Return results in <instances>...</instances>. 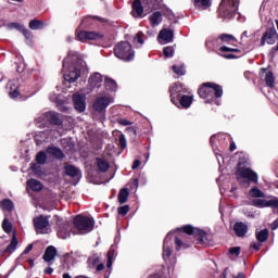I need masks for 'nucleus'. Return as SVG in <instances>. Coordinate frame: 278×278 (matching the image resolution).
Wrapping results in <instances>:
<instances>
[{
    "label": "nucleus",
    "mask_w": 278,
    "mask_h": 278,
    "mask_svg": "<svg viewBox=\"0 0 278 278\" xmlns=\"http://www.w3.org/2000/svg\"><path fill=\"white\" fill-rule=\"evenodd\" d=\"M76 36L80 42H88V40H101L103 38V34L101 33L79 29H76Z\"/></svg>",
    "instance_id": "9d476101"
},
{
    "label": "nucleus",
    "mask_w": 278,
    "mask_h": 278,
    "mask_svg": "<svg viewBox=\"0 0 278 278\" xmlns=\"http://www.w3.org/2000/svg\"><path fill=\"white\" fill-rule=\"evenodd\" d=\"M181 230L184 231V233H188V236H197L200 242H205L207 233L204 230L193 228L192 226H184Z\"/></svg>",
    "instance_id": "4468645a"
},
{
    "label": "nucleus",
    "mask_w": 278,
    "mask_h": 278,
    "mask_svg": "<svg viewBox=\"0 0 278 278\" xmlns=\"http://www.w3.org/2000/svg\"><path fill=\"white\" fill-rule=\"evenodd\" d=\"M58 99H60V96L58 93L50 96V100H52L53 102L58 101Z\"/></svg>",
    "instance_id": "338daca9"
},
{
    "label": "nucleus",
    "mask_w": 278,
    "mask_h": 278,
    "mask_svg": "<svg viewBox=\"0 0 278 278\" xmlns=\"http://www.w3.org/2000/svg\"><path fill=\"white\" fill-rule=\"evenodd\" d=\"M43 118H48V123H50L51 125H62V121L55 112H47V114L43 115Z\"/></svg>",
    "instance_id": "a878e982"
},
{
    "label": "nucleus",
    "mask_w": 278,
    "mask_h": 278,
    "mask_svg": "<svg viewBox=\"0 0 278 278\" xmlns=\"http://www.w3.org/2000/svg\"><path fill=\"white\" fill-rule=\"evenodd\" d=\"M140 160H135L132 163V169L136 170V168H138L140 166Z\"/></svg>",
    "instance_id": "69168bd1"
},
{
    "label": "nucleus",
    "mask_w": 278,
    "mask_h": 278,
    "mask_svg": "<svg viewBox=\"0 0 278 278\" xmlns=\"http://www.w3.org/2000/svg\"><path fill=\"white\" fill-rule=\"evenodd\" d=\"M22 34H24L25 38L27 40H31L34 38V35L31 34V30L25 29V27L21 30Z\"/></svg>",
    "instance_id": "13d9d810"
},
{
    "label": "nucleus",
    "mask_w": 278,
    "mask_h": 278,
    "mask_svg": "<svg viewBox=\"0 0 278 278\" xmlns=\"http://www.w3.org/2000/svg\"><path fill=\"white\" fill-rule=\"evenodd\" d=\"M112 264H114V248H111L108 252V262H106V267L109 269L112 268Z\"/></svg>",
    "instance_id": "c03bdc74"
},
{
    "label": "nucleus",
    "mask_w": 278,
    "mask_h": 278,
    "mask_svg": "<svg viewBox=\"0 0 278 278\" xmlns=\"http://www.w3.org/2000/svg\"><path fill=\"white\" fill-rule=\"evenodd\" d=\"M34 225L37 233H49L51 231L49 229V217L45 215H40L39 217L35 218Z\"/></svg>",
    "instance_id": "9b49d317"
},
{
    "label": "nucleus",
    "mask_w": 278,
    "mask_h": 278,
    "mask_svg": "<svg viewBox=\"0 0 278 278\" xmlns=\"http://www.w3.org/2000/svg\"><path fill=\"white\" fill-rule=\"evenodd\" d=\"M9 96L11 99H16L21 94L18 91V80H10L8 84Z\"/></svg>",
    "instance_id": "412c9836"
},
{
    "label": "nucleus",
    "mask_w": 278,
    "mask_h": 278,
    "mask_svg": "<svg viewBox=\"0 0 278 278\" xmlns=\"http://www.w3.org/2000/svg\"><path fill=\"white\" fill-rule=\"evenodd\" d=\"M175 244H176V251H179V249H188V247H190L187 243H184V241H181V239L179 238H175Z\"/></svg>",
    "instance_id": "09e8293b"
},
{
    "label": "nucleus",
    "mask_w": 278,
    "mask_h": 278,
    "mask_svg": "<svg viewBox=\"0 0 278 278\" xmlns=\"http://www.w3.org/2000/svg\"><path fill=\"white\" fill-rule=\"evenodd\" d=\"M104 86L108 90H116V81L112 78L104 79Z\"/></svg>",
    "instance_id": "a18cd8bd"
},
{
    "label": "nucleus",
    "mask_w": 278,
    "mask_h": 278,
    "mask_svg": "<svg viewBox=\"0 0 278 278\" xmlns=\"http://www.w3.org/2000/svg\"><path fill=\"white\" fill-rule=\"evenodd\" d=\"M54 219L56 220V231L59 238L62 240H66V238H71V224L59 216H54Z\"/></svg>",
    "instance_id": "6e6552de"
},
{
    "label": "nucleus",
    "mask_w": 278,
    "mask_h": 278,
    "mask_svg": "<svg viewBox=\"0 0 278 278\" xmlns=\"http://www.w3.org/2000/svg\"><path fill=\"white\" fill-rule=\"evenodd\" d=\"M219 40H222V42H226L227 45H230L232 42H238V39H236L233 35H229V34H222L219 36Z\"/></svg>",
    "instance_id": "72a5a7b5"
},
{
    "label": "nucleus",
    "mask_w": 278,
    "mask_h": 278,
    "mask_svg": "<svg viewBox=\"0 0 278 278\" xmlns=\"http://www.w3.org/2000/svg\"><path fill=\"white\" fill-rule=\"evenodd\" d=\"M139 1H141V4H143L146 12H151L152 10H157V8H160V0H139Z\"/></svg>",
    "instance_id": "5701e85b"
},
{
    "label": "nucleus",
    "mask_w": 278,
    "mask_h": 278,
    "mask_svg": "<svg viewBox=\"0 0 278 278\" xmlns=\"http://www.w3.org/2000/svg\"><path fill=\"white\" fill-rule=\"evenodd\" d=\"M27 186L31 188L34 192H40V190L43 188L42 182L34 178L27 180Z\"/></svg>",
    "instance_id": "c756f323"
},
{
    "label": "nucleus",
    "mask_w": 278,
    "mask_h": 278,
    "mask_svg": "<svg viewBox=\"0 0 278 278\" xmlns=\"http://www.w3.org/2000/svg\"><path fill=\"white\" fill-rule=\"evenodd\" d=\"M150 23L152 25V27H157V25H160L162 23V13L160 12H154L151 16H150Z\"/></svg>",
    "instance_id": "2f4dec72"
},
{
    "label": "nucleus",
    "mask_w": 278,
    "mask_h": 278,
    "mask_svg": "<svg viewBox=\"0 0 278 278\" xmlns=\"http://www.w3.org/2000/svg\"><path fill=\"white\" fill-rule=\"evenodd\" d=\"M2 229L5 233H12V223L5 217L2 222Z\"/></svg>",
    "instance_id": "37998d69"
},
{
    "label": "nucleus",
    "mask_w": 278,
    "mask_h": 278,
    "mask_svg": "<svg viewBox=\"0 0 278 278\" xmlns=\"http://www.w3.org/2000/svg\"><path fill=\"white\" fill-rule=\"evenodd\" d=\"M119 147L121 149L127 148V139H125V135H121L119 137Z\"/></svg>",
    "instance_id": "bf43d9fd"
},
{
    "label": "nucleus",
    "mask_w": 278,
    "mask_h": 278,
    "mask_svg": "<svg viewBox=\"0 0 278 278\" xmlns=\"http://www.w3.org/2000/svg\"><path fill=\"white\" fill-rule=\"evenodd\" d=\"M256 239L258 242H266V240H268V229H263L256 232Z\"/></svg>",
    "instance_id": "a19ab883"
},
{
    "label": "nucleus",
    "mask_w": 278,
    "mask_h": 278,
    "mask_svg": "<svg viewBox=\"0 0 278 278\" xmlns=\"http://www.w3.org/2000/svg\"><path fill=\"white\" fill-rule=\"evenodd\" d=\"M119 216H127L129 213V205H124L117 208Z\"/></svg>",
    "instance_id": "4d7b16f0"
},
{
    "label": "nucleus",
    "mask_w": 278,
    "mask_h": 278,
    "mask_svg": "<svg viewBox=\"0 0 278 278\" xmlns=\"http://www.w3.org/2000/svg\"><path fill=\"white\" fill-rule=\"evenodd\" d=\"M16 247H18V239L16 238V233H13V238L11 243L7 247V253H14L16 251Z\"/></svg>",
    "instance_id": "473e14b6"
},
{
    "label": "nucleus",
    "mask_w": 278,
    "mask_h": 278,
    "mask_svg": "<svg viewBox=\"0 0 278 278\" xmlns=\"http://www.w3.org/2000/svg\"><path fill=\"white\" fill-rule=\"evenodd\" d=\"M169 92L172 103H174V105H179V98L181 97V92H186V89L184 88V85L177 83L170 87Z\"/></svg>",
    "instance_id": "ddd939ff"
},
{
    "label": "nucleus",
    "mask_w": 278,
    "mask_h": 278,
    "mask_svg": "<svg viewBox=\"0 0 278 278\" xmlns=\"http://www.w3.org/2000/svg\"><path fill=\"white\" fill-rule=\"evenodd\" d=\"M177 106L181 105V108H185L188 110L192 105V97L191 96H181L178 98V104Z\"/></svg>",
    "instance_id": "cd10ccee"
},
{
    "label": "nucleus",
    "mask_w": 278,
    "mask_h": 278,
    "mask_svg": "<svg viewBox=\"0 0 278 278\" xmlns=\"http://www.w3.org/2000/svg\"><path fill=\"white\" fill-rule=\"evenodd\" d=\"M118 123H119V125H123L124 127L131 125V122H129V119H126V118L119 119Z\"/></svg>",
    "instance_id": "680f3d73"
},
{
    "label": "nucleus",
    "mask_w": 278,
    "mask_h": 278,
    "mask_svg": "<svg viewBox=\"0 0 278 278\" xmlns=\"http://www.w3.org/2000/svg\"><path fill=\"white\" fill-rule=\"evenodd\" d=\"M225 138H227V135H218V136L214 135L211 137V144H212L213 151L215 152V155L217 157L218 164H220V157H223V155L220 153L216 152V142H217V140H225Z\"/></svg>",
    "instance_id": "4be33fe9"
},
{
    "label": "nucleus",
    "mask_w": 278,
    "mask_h": 278,
    "mask_svg": "<svg viewBox=\"0 0 278 278\" xmlns=\"http://www.w3.org/2000/svg\"><path fill=\"white\" fill-rule=\"evenodd\" d=\"M86 70V63L77 52L70 51L63 61V77L68 84L81 77V72Z\"/></svg>",
    "instance_id": "f257e3e1"
},
{
    "label": "nucleus",
    "mask_w": 278,
    "mask_h": 278,
    "mask_svg": "<svg viewBox=\"0 0 278 278\" xmlns=\"http://www.w3.org/2000/svg\"><path fill=\"white\" fill-rule=\"evenodd\" d=\"M48 155H51L52 157H55L56 160H63L64 152L58 147H50L47 149Z\"/></svg>",
    "instance_id": "bb28decb"
},
{
    "label": "nucleus",
    "mask_w": 278,
    "mask_h": 278,
    "mask_svg": "<svg viewBox=\"0 0 278 278\" xmlns=\"http://www.w3.org/2000/svg\"><path fill=\"white\" fill-rule=\"evenodd\" d=\"M1 207L7 212H12V210H14V202L10 199H4L1 201Z\"/></svg>",
    "instance_id": "c9c22d12"
},
{
    "label": "nucleus",
    "mask_w": 278,
    "mask_h": 278,
    "mask_svg": "<svg viewBox=\"0 0 278 278\" xmlns=\"http://www.w3.org/2000/svg\"><path fill=\"white\" fill-rule=\"evenodd\" d=\"M219 51H223L225 53H240V49H238V48H229L227 46L220 47Z\"/></svg>",
    "instance_id": "8fccbe9b"
},
{
    "label": "nucleus",
    "mask_w": 278,
    "mask_h": 278,
    "mask_svg": "<svg viewBox=\"0 0 278 278\" xmlns=\"http://www.w3.org/2000/svg\"><path fill=\"white\" fill-rule=\"evenodd\" d=\"M65 175L68 177H81V170L79 168L75 167V165H65Z\"/></svg>",
    "instance_id": "393cba45"
},
{
    "label": "nucleus",
    "mask_w": 278,
    "mask_h": 278,
    "mask_svg": "<svg viewBox=\"0 0 278 278\" xmlns=\"http://www.w3.org/2000/svg\"><path fill=\"white\" fill-rule=\"evenodd\" d=\"M31 249H34V244H28L27 247H26V249L24 250V255H27V253H29L30 251H31Z\"/></svg>",
    "instance_id": "0e129e2a"
},
{
    "label": "nucleus",
    "mask_w": 278,
    "mask_h": 278,
    "mask_svg": "<svg viewBox=\"0 0 278 278\" xmlns=\"http://www.w3.org/2000/svg\"><path fill=\"white\" fill-rule=\"evenodd\" d=\"M254 207H266V200L264 199H255L252 201Z\"/></svg>",
    "instance_id": "5fc2aeb1"
},
{
    "label": "nucleus",
    "mask_w": 278,
    "mask_h": 278,
    "mask_svg": "<svg viewBox=\"0 0 278 278\" xmlns=\"http://www.w3.org/2000/svg\"><path fill=\"white\" fill-rule=\"evenodd\" d=\"M74 225L76 229H78V232L84 236L94 229V219L92 217L78 215L74 218Z\"/></svg>",
    "instance_id": "423d86ee"
},
{
    "label": "nucleus",
    "mask_w": 278,
    "mask_h": 278,
    "mask_svg": "<svg viewBox=\"0 0 278 278\" xmlns=\"http://www.w3.org/2000/svg\"><path fill=\"white\" fill-rule=\"evenodd\" d=\"M278 228V220H275L273 224H271V230L275 231V229Z\"/></svg>",
    "instance_id": "774afa93"
},
{
    "label": "nucleus",
    "mask_w": 278,
    "mask_h": 278,
    "mask_svg": "<svg viewBox=\"0 0 278 278\" xmlns=\"http://www.w3.org/2000/svg\"><path fill=\"white\" fill-rule=\"evenodd\" d=\"M163 53H164L165 58H173V55H175V48H173V47H165L163 49Z\"/></svg>",
    "instance_id": "864d4df0"
},
{
    "label": "nucleus",
    "mask_w": 278,
    "mask_h": 278,
    "mask_svg": "<svg viewBox=\"0 0 278 278\" xmlns=\"http://www.w3.org/2000/svg\"><path fill=\"white\" fill-rule=\"evenodd\" d=\"M237 180L241 186H243V188H249V186H251V181H253V184H257L258 176L251 167L247 166V163L240 162L237 169Z\"/></svg>",
    "instance_id": "f03ea898"
},
{
    "label": "nucleus",
    "mask_w": 278,
    "mask_h": 278,
    "mask_svg": "<svg viewBox=\"0 0 278 278\" xmlns=\"http://www.w3.org/2000/svg\"><path fill=\"white\" fill-rule=\"evenodd\" d=\"M58 255V250L53 245H49L43 254L45 262H53Z\"/></svg>",
    "instance_id": "b1692460"
},
{
    "label": "nucleus",
    "mask_w": 278,
    "mask_h": 278,
    "mask_svg": "<svg viewBox=\"0 0 278 278\" xmlns=\"http://www.w3.org/2000/svg\"><path fill=\"white\" fill-rule=\"evenodd\" d=\"M127 199H129V190L122 189L118 193V201L123 205V203H127Z\"/></svg>",
    "instance_id": "58836bf2"
},
{
    "label": "nucleus",
    "mask_w": 278,
    "mask_h": 278,
    "mask_svg": "<svg viewBox=\"0 0 278 278\" xmlns=\"http://www.w3.org/2000/svg\"><path fill=\"white\" fill-rule=\"evenodd\" d=\"M103 268H105V265H104L103 263H98V264L96 265V270H97L98 273H100V270H103Z\"/></svg>",
    "instance_id": "e2e57ef3"
},
{
    "label": "nucleus",
    "mask_w": 278,
    "mask_h": 278,
    "mask_svg": "<svg viewBox=\"0 0 278 278\" xmlns=\"http://www.w3.org/2000/svg\"><path fill=\"white\" fill-rule=\"evenodd\" d=\"M144 12H147V10L144 9L142 2L140 0H135L132 2L131 11V15L134 16V18H142V14H144Z\"/></svg>",
    "instance_id": "f3484780"
},
{
    "label": "nucleus",
    "mask_w": 278,
    "mask_h": 278,
    "mask_svg": "<svg viewBox=\"0 0 278 278\" xmlns=\"http://www.w3.org/2000/svg\"><path fill=\"white\" fill-rule=\"evenodd\" d=\"M103 86V75L101 73H93L90 75L88 79V85H87V92H94V90H99Z\"/></svg>",
    "instance_id": "1a4fd4ad"
},
{
    "label": "nucleus",
    "mask_w": 278,
    "mask_h": 278,
    "mask_svg": "<svg viewBox=\"0 0 278 278\" xmlns=\"http://www.w3.org/2000/svg\"><path fill=\"white\" fill-rule=\"evenodd\" d=\"M114 53L118 58V60H123L124 62H131L134 58H136V52L134 48H131V43L127 41H121L114 48Z\"/></svg>",
    "instance_id": "39448f33"
},
{
    "label": "nucleus",
    "mask_w": 278,
    "mask_h": 278,
    "mask_svg": "<svg viewBox=\"0 0 278 278\" xmlns=\"http://www.w3.org/2000/svg\"><path fill=\"white\" fill-rule=\"evenodd\" d=\"M198 92L201 99H206L207 103H212L215 99L223 97V87L214 83H205Z\"/></svg>",
    "instance_id": "7ed1b4c3"
},
{
    "label": "nucleus",
    "mask_w": 278,
    "mask_h": 278,
    "mask_svg": "<svg viewBox=\"0 0 278 278\" xmlns=\"http://www.w3.org/2000/svg\"><path fill=\"white\" fill-rule=\"evenodd\" d=\"M230 255L238 257L240 255V247H235L229 250Z\"/></svg>",
    "instance_id": "052dcab7"
},
{
    "label": "nucleus",
    "mask_w": 278,
    "mask_h": 278,
    "mask_svg": "<svg viewBox=\"0 0 278 278\" xmlns=\"http://www.w3.org/2000/svg\"><path fill=\"white\" fill-rule=\"evenodd\" d=\"M250 197H252V199H264V192H262V190H260V188L254 187L250 190L249 192Z\"/></svg>",
    "instance_id": "e433bc0d"
},
{
    "label": "nucleus",
    "mask_w": 278,
    "mask_h": 278,
    "mask_svg": "<svg viewBox=\"0 0 278 278\" xmlns=\"http://www.w3.org/2000/svg\"><path fill=\"white\" fill-rule=\"evenodd\" d=\"M233 231L238 238H244L247 236V232L249 231V226L242 222H237L233 225Z\"/></svg>",
    "instance_id": "6ab92c4d"
},
{
    "label": "nucleus",
    "mask_w": 278,
    "mask_h": 278,
    "mask_svg": "<svg viewBox=\"0 0 278 278\" xmlns=\"http://www.w3.org/2000/svg\"><path fill=\"white\" fill-rule=\"evenodd\" d=\"M47 112L43 114H40L37 118H36V125L39 127H45V125H47L49 123V119L47 117Z\"/></svg>",
    "instance_id": "ea45409f"
},
{
    "label": "nucleus",
    "mask_w": 278,
    "mask_h": 278,
    "mask_svg": "<svg viewBox=\"0 0 278 278\" xmlns=\"http://www.w3.org/2000/svg\"><path fill=\"white\" fill-rule=\"evenodd\" d=\"M265 207H278L277 198H271L270 200H265Z\"/></svg>",
    "instance_id": "3c124183"
},
{
    "label": "nucleus",
    "mask_w": 278,
    "mask_h": 278,
    "mask_svg": "<svg viewBox=\"0 0 278 278\" xmlns=\"http://www.w3.org/2000/svg\"><path fill=\"white\" fill-rule=\"evenodd\" d=\"M114 103V97L110 96L109 93H104L96 99L93 103V109L96 112L103 113L108 110V106Z\"/></svg>",
    "instance_id": "0eeeda50"
},
{
    "label": "nucleus",
    "mask_w": 278,
    "mask_h": 278,
    "mask_svg": "<svg viewBox=\"0 0 278 278\" xmlns=\"http://www.w3.org/2000/svg\"><path fill=\"white\" fill-rule=\"evenodd\" d=\"M53 134H55L54 130L40 131L35 136V141L37 142V144H42V142H49V140L53 138Z\"/></svg>",
    "instance_id": "a211bd4d"
},
{
    "label": "nucleus",
    "mask_w": 278,
    "mask_h": 278,
    "mask_svg": "<svg viewBox=\"0 0 278 278\" xmlns=\"http://www.w3.org/2000/svg\"><path fill=\"white\" fill-rule=\"evenodd\" d=\"M134 42H135V45H140V47H142V45H144V33L143 31H139L135 36Z\"/></svg>",
    "instance_id": "49530a36"
},
{
    "label": "nucleus",
    "mask_w": 278,
    "mask_h": 278,
    "mask_svg": "<svg viewBox=\"0 0 278 278\" xmlns=\"http://www.w3.org/2000/svg\"><path fill=\"white\" fill-rule=\"evenodd\" d=\"M99 262H101V256H99L98 254H93L88 260L89 267L94 268V266H97Z\"/></svg>",
    "instance_id": "79ce46f5"
},
{
    "label": "nucleus",
    "mask_w": 278,
    "mask_h": 278,
    "mask_svg": "<svg viewBox=\"0 0 278 278\" xmlns=\"http://www.w3.org/2000/svg\"><path fill=\"white\" fill-rule=\"evenodd\" d=\"M240 0H222L218 14L220 18H233L238 14V5Z\"/></svg>",
    "instance_id": "20e7f679"
},
{
    "label": "nucleus",
    "mask_w": 278,
    "mask_h": 278,
    "mask_svg": "<svg viewBox=\"0 0 278 278\" xmlns=\"http://www.w3.org/2000/svg\"><path fill=\"white\" fill-rule=\"evenodd\" d=\"M277 30L275 28H270L263 35L261 39V47H264L266 43L275 45V42H277Z\"/></svg>",
    "instance_id": "2eb2a0df"
},
{
    "label": "nucleus",
    "mask_w": 278,
    "mask_h": 278,
    "mask_svg": "<svg viewBox=\"0 0 278 278\" xmlns=\"http://www.w3.org/2000/svg\"><path fill=\"white\" fill-rule=\"evenodd\" d=\"M175 38V33L172 29L163 28L157 36V42L160 45H168L173 42Z\"/></svg>",
    "instance_id": "f8f14e48"
},
{
    "label": "nucleus",
    "mask_w": 278,
    "mask_h": 278,
    "mask_svg": "<svg viewBox=\"0 0 278 278\" xmlns=\"http://www.w3.org/2000/svg\"><path fill=\"white\" fill-rule=\"evenodd\" d=\"M265 83L268 88L275 87V76L273 75V72H266L265 73Z\"/></svg>",
    "instance_id": "f704fd0d"
},
{
    "label": "nucleus",
    "mask_w": 278,
    "mask_h": 278,
    "mask_svg": "<svg viewBox=\"0 0 278 278\" xmlns=\"http://www.w3.org/2000/svg\"><path fill=\"white\" fill-rule=\"evenodd\" d=\"M8 29H16L17 31H21L25 26L14 22L7 25Z\"/></svg>",
    "instance_id": "6e6d98bb"
},
{
    "label": "nucleus",
    "mask_w": 278,
    "mask_h": 278,
    "mask_svg": "<svg viewBox=\"0 0 278 278\" xmlns=\"http://www.w3.org/2000/svg\"><path fill=\"white\" fill-rule=\"evenodd\" d=\"M97 166L100 173H106L110 169V163L105 159H97Z\"/></svg>",
    "instance_id": "7c9ffc66"
},
{
    "label": "nucleus",
    "mask_w": 278,
    "mask_h": 278,
    "mask_svg": "<svg viewBox=\"0 0 278 278\" xmlns=\"http://www.w3.org/2000/svg\"><path fill=\"white\" fill-rule=\"evenodd\" d=\"M36 162L37 164H45V162H47V153L39 152L36 156Z\"/></svg>",
    "instance_id": "603ef678"
},
{
    "label": "nucleus",
    "mask_w": 278,
    "mask_h": 278,
    "mask_svg": "<svg viewBox=\"0 0 278 278\" xmlns=\"http://www.w3.org/2000/svg\"><path fill=\"white\" fill-rule=\"evenodd\" d=\"M74 108L77 112H85L86 111V94L83 93H75L73 96Z\"/></svg>",
    "instance_id": "dca6fc26"
},
{
    "label": "nucleus",
    "mask_w": 278,
    "mask_h": 278,
    "mask_svg": "<svg viewBox=\"0 0 278 278\" xmlns=\"http://www.w3.org/2000/svg\"><path fill=\"white\" fill-rule=\"evenodd\" d=\"M173 71L176 75H179V76L186 75V66L185 65H174Z\"/></svg>",
    "instance_id": "de8ad7c7"
},
{
    "label": "nucleus",
    "mask_w": 278,
    "mask_h": 278,
    "mask_svg": "<svg viewBox=\"0 0 278 278\" xmlns=\"http://www.w3.org/2000/svg\"><path fill=\"white\" fill-rule=\"evenodd\" d=\"M192 2L198 10H207L212 5L211 0H192Z\"/></svg>",
    "instance_id": "c85d7f7f"
},
{
    "label": "nucleus",
    "mask_w": 278,
    "mask_h": 278,
    "mask_svg": "<svg viewBox=\"0 0 278 278\" xmlns=\"http://www.w3.org/2000/svg\"><path fill=\"white\" fill-rule=\"evenodd\" d=\"M29 28L34 30L45 29V23L38 20H31L29 22Z\"/></svg>",
    "instance_id": "4c0bfd02"
},
{
    "label": "nucleus",
    "mask_w": 278,
    "mask_h": 278,
    "mask_svg": "<svg viewBox=\"0 0 278 278\" xmlns=\"http://www.w3.org/2000/svg\"><path fill=\"white\" fill-rule=\"evenodd\" d=\"M173 244V241L170 240V233L167 235L163 242V260H167L170 257L173 251L170 250V247Z\"/></svg>",
    "instance_id": "aec40b11"
}]
</instances>
